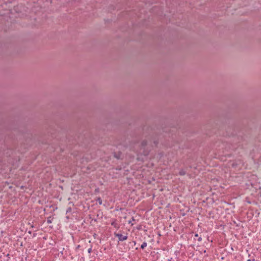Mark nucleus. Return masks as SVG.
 Masks as SVG:
<instances>
[{
  "label": "nucleus",
  "instance_id": "nucleus-1",
  "mask_svg": "<svg viewBox=\"0 0 261 261\" xmlns=\"http://www.w3.org/2000/svg\"><path fill=\"white\" fill-rule=\"evenodd\" d=\"M116 236L118 237L120 241H123L126 240L127 238L126 236L122 235V234H116Z\"/></svg>",
  "mask_w": 261,
  "mask_h": 261
},
{
  "label": "nucleus",
  "instance_id": "nucleus-2",
  "mask_svg": "<svg viewBox=\"0 0 261 261\" xmlns=\"http://www.w3.org/2000/svg\"><path fill=\"white\" fill-rule=\"evenodd\" d=\"M147 246V243L146 242H143L142 244L141 245V248L142 249H144Z\"/></svg>",
  "mask_w": 261,
  "mask_h": 261
},
{
  "label": "nucleus",
  "instance_id": "nucleus-3",
  "mask_svg": "<svg viewBox=\"0 0 261 261\" xmlns=\"http://www.w3.org/2000/svg\"><path fill=\"white\" fill-rule=\"evenodd\" d=\"M111 224H112V225L114 226L116 228L118 227V225H117V224L116 223V222L115 221L112 222L111 223Z\"/></svg>",
  "mask_w": 261,
  "mask_h": 261
},
{
  "label": "nucleus",
  "instance_id": "nucleus-4",
  "mask_svg": "<svg viewBox=\"0 0 261 261\" xmlns=\"http://www.w3.org/2000/svg\"><path fill=\"white\" fill-rule=\"evenodd\" d=\"M97 201L98 202V203H99L100 204H102V200H101V199L100 198H98L97 199Z\"/></svg>",
  "mask_w": 261,
  "mask_h": 261
},
{
  "label": "nucleus",
  "instance_id": "nucleus-5",
  "mask_svg": "<svg viewBox=\"0 0 261 261\" xmlns=\"http://www.w3.org/2000/svg\"><path fill=\"white\" fill-rule=\"evenodd\" d=\"M180 174L181 175H184V174H185V172H184V171H181V172H180Z\"/></svg>",
  "mask_w": 261,
  "mask_h": 261
},
{
  "label": "nucleus",
  "instance_id": "nucleus-6",
  "mask_svg": "<svg viewBox=\"0 0 261 261\" xmlns=\"http://www.w3.org/2000/svg\"><path fill=\"white\" fill-rule=\"evenodd\" d=\"M247 261H254V259H249L247 260Z\"/></svg>",
  "mask_w": 261,
  "mask_h": 261
},
{
  "label": "nucleus",
  "instance_id": "nucleus-7",
  "mask_svg": "<svg viewBox=\"0 0 261 261\" xmlns=\"http://www.w3.org/2000/svg\"><path fill=\"white\" fill-rule=\"evenodd\" d=\"M201 238H199L198 239V241H201Z\"/></svg>",
  "mask_w": 261,
  "mask_h": 261
}]
</instances>
